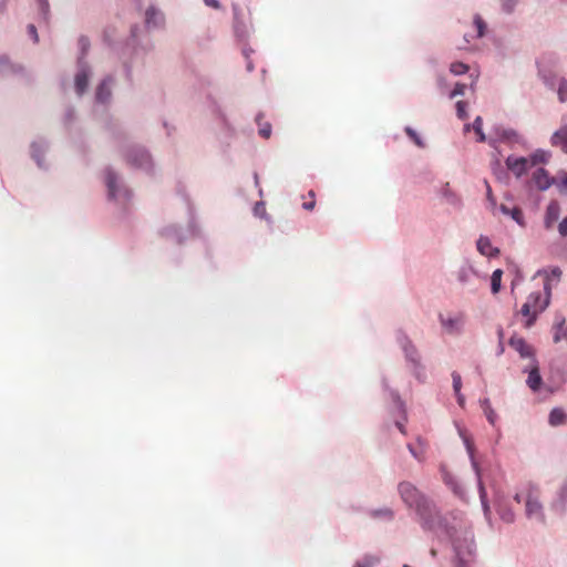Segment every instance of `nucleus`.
Here are the masks:
<instances>
[{
	"label": "nucleus",
	"mask_w": 567,
	"mask_h": 567,
	"mask_svg": "<svg viewBox=\"0 0 567 567\" xmlns=\"http://www.w3.org/2000/svg\"><path fill=\"white\" fill-rule=\"evenodd\" d=\"M33 156H34V158H35V159H37V162H38V165H40V166H41V162H40V159H39L38 155L34 153V154H33Z\"/></svg>",
	"instance_id": "3c124183"
},
{
	"label": "nucleus",
	"mask_w": 567,
	"mask_h": 567,
	"mask_svg": "<svg viewBox=\"0 0 567 567\" xmlns=\"http://www.w3.org/2000/svg\"><path fill=\"white\" fill-rule=\"evenodd\" d=\"M403 567H410L409 565H404Z\"/></svg>",
	"instance_id": "4d7b16f0"
},
{
	"label": "nucleus",
	"mask_w": 567,
	"mask_h": 567,
	"mask_svg": "<svg viewBox=\"0 0 567 567\" xmlns=\"http://www.w3.org/2000/svg\"><path fill=\"white\" fill-rule=\"evenodd\" d=\"M398 426H399V429H400V431H401L402 433H405V432H404V427H403L401 424H398Z\"/></svg>",
	"instance_id": "864d4df0"
},
{
	"label": "nucleus",
	"mask_w": 567,
	"mask_h": 567,
	"mask_svg": "<svg viewBox=\"0 0 567 567\" xmlns=\"http://www.w3.org/2000/svg\"><path fill=\"white\" fill-rule=\"evenodd\" d=\"M405 133L419 147H424L423 141L413 128L406 127Z\"/></svg>",
	"instance_id": "473e14b6"
},
{
	"label": "nucleus",
	"mask_w": 567,
	"mask_h": 567,
	"mask_svg": "<svg viewBox=\"0 0 567 567\" xmlns=\"http://www.w3.org/2000/svg\"><path fill=\"white\" fill-rule=\"evenodd\" d=\"M481 403H482V408L484 410V413H485L487 420L489 421L491 424H494L495 423V413L491 408L489 400L484 399V400H482Z\"/></svg>",
	"instance_id": "bb28decb"
},
{
	"label": "nucleus",
	"mask_w": 567,
	"mask_h": 567,
	"mask_svg": "<svg viewBox=\"0 0 567 567\" xmlns=\"http://www.w3.org/2000/svg\"><path fill=\"white\" fill-rule=\"evenodd\" d=\"M308 196H309L310 200L303 202L302 207L307 210H312L316 206L315 192L309 190Z\"/></svg>",
	"instance_id": "c9c22d12"
},
{
	"label": "nucleus",
	"mask_w": 567,
	"mask_h": 567,
	"mask_svg": "<svg viewBox=\"0 0 567 567\" xmlns=\"http://www.w3.org/2000/svg\"><path fill=\"white\" fill-rule=\"evenodd\" d=\"M398 488L402 501L409 507H414L420 515H424L429 511L427 501L413 484L410 482H401Z\"/></svg>",
	"instance_id": "7ed1b4c3"
},
{
	"label": "nucleus",
	"mask_w": 567,
	"mask_h": 567,
	"mask_svg": "<svg viewBox=\"0 0 567 567\" xmlns=\"http://www.w3.org/2000/svg\"><path fill=\"white\" fill-rule=\"evenodd\" d=\"M204 1L208 7H212L214 9H219V7H220V4L217 0H204Z\"/></svg>",
	"instance_id": "37998d69"
},
{
	"label": "nucleus",
	"mask_w": 567,
	"mask_h": 567,
	"mask_svg": "<svg viewBox=\"0 0 567 567\" xmlns=\"http://www.w3.org/2000/svg\"><path fill=\"white\" fill-rule=\"evenodd\" d=\"M464 442H465V445H466V450L470 454V457L472 460V465L477 474V477H478V489H480V496H481V499L483 502V504H485V497H486V491H485V487L481 481V475H480V468H478V465L477 463L475 462L474 460V447H473V444L472 442L468 440V439H464ZM486 507V505H484Z\"/></svg>",
	"instance_id": "9b49d317"
},
{
	"label": "nucleus",
	"mask_w": 567,
	"mask_h": 567,
	"mask_svg": "<svg viewBox=\"0 0 567 567\" xmlns=\"http://www.w3.org/2000/svg\"><path fill=\"white\" fill-rule=\"evenodd\" d=\"M383 513H384V515L389 516L390 518L393 516V513L391 509H385Z\"/></svg>",
	"instance_id": "8fccbe9b"
},
{
	"label": "nucleus",
	"mask_w": 567,
	"mask_h": 567,
	"mask_svg": "<svg viewBox=\"0 0 567 567\" xmlns=\"http://www.w3.org/2000/svg\"><path fill=\"white\" fill-rule=\"evenodd\" d=\"M408 449L409 451L411 452V454L417 460V461H423L424 460V452H425V447H424V444L421 440H419V446L415 447L414 445L412 444H409L408 445Z\"/></svg>",
	"instance_id": "b1692460"
},
{
	"label": "nucleus",
	"mask_w": 567,
	"mask_h": 567,
	"mask_svg": "<svg viewBox=\"0 0 567 567\" xmlns=\"http://www.w3.org/2000/svg\"><path fill=\"white\" fill-rule=\"evenodd\" d=\"M440 323L443 330L449 334H460L465 323V315L457 312L454 315H440Z\"/></svg>",
	"instance_id": "39448f33"
},
{
	"label": "nucleus",
	"mask_w": 567,
	"mask_h": 567,
	"mask_svg": "<svg viewBox=\"0 0 567 567\" xmlns=\"http://www.w3.org/2000/svg\"><path fill=\"white\" fill-rule=\"evenodd\" d=\"M533 183L539 190H546L555 183V178L545 168H537L533 173Z\"/></svg>",
	"instance_id": "0eeeda50"
},
{
	"label": "nucleus",
	"mask_w": 567,
	"mask_h": 567,
	"mask_svg": "<svg viewBox=\"0 0 567 567\" xmlns=\"http://www.w3.org/2000/svg\"><path fill=\"white\" fill-rule=\"evenodd\" d=\"M1 63H2V72L4 71L3 68H4V60L2 59L1 60Z\"/></svg>",
	"instance_id": "6e6d98bb"
},
{
	"label": "nucleus",
	"mask_w": 567,
	"mask_h": 567,
	"mask_svg": "<svg viewBox=\"0 0 567 567\" xmlns=\"http://www.w3.org/2000/svg\"><path fill=\"white\" fill-rule=\"evenodd\" d=\"M515 3L516 0H502L503 9L508 13L513 11Z\"/></svg>",
	"instance_id": "58836bf2"
},
{
	"label": "nucleus",
	"mask_w": 567,
	"mask_h": 567,
	"mask_svg": "<svg viewBox=\"0 0 567 567\" xmlns=\"http://www.w3.org/2000/svg\"><path fill=\"white\" fill-rule=\"evenodd\" d=\"M111 79L104 80L96 90V100L101 103H105L111 97Z\"/></svg>",
	"instance_id": "2eb2a0df"
},
{
	"label": "nucleus",
	"mask_w": 567,
	"mask_h": 567,
	"mask_svg": "<svg viewBox=\"0 0 567 567\" xmlns=\"http://www.w3.org/2000/svg\"><path fill=\"white\" fill-rule=\"evenodd\" d=\"M553 340L555 343H558L561 340L567 341V326L565 327V319H561V321L554 326Z\"/></svg>",
	"instance_id": "a211bd4d"
},
{
	"label": "nucleus",
	"mask_w": 567,
	"mask_h": 567,
	"mask_svg": "<svg viewBox=\"0 0 567 567\" xmlns=\"http://www.w3.org/2000/svg\"><path fill=\"white\" fill-rule=\"evenodd\" d=\"M257 121H260V116H258ZM258 125L260 136H262L264 138H269L271 135V125L269 123L260 122H258Z\"/></svg>",
	"instance_id": "2f4dec72"
},
{
	"label": "nucleus",
	"mask_w": 567,
	"mask_h": 567,
	"mask_svg": "<svg viewBox=\"0 0 567 567\" xmlns=\"http://www.w3.org/2000/svg\"><path fill=\"white\" fill-rule=\"evenodd\" d=\"M558 187V189L561 192V193H567V173H563V175L556 179L555 178V183Z\"/></svg>",
	"instance_id": "f704fd0d"
},
{
	"label": "nucleus",
	"mask_w": 567,
	"mask_h": 567,
	"mask_svg": "<svg viewBox=\"0 0 567 567\" xmlns=\"http://www.w3.org/2000/svg\"><path fill=\"white\" fill-rule=\"evenodd\" d=\"M450 71L455 75H461L468 71V66L462 62H454L451 64Z\"/></svg>",
	"instance_id": "c756f323"
},
{
	"label": "nucleus",
	"mask_w": 567,
	"mask_h": 567,
	"mask_svg": "<svg viewBox=\"0 0 567 567\" xmlns=\"http://www.w3.org/2000/svg\"><path fill=\"white\" fill-rule=\"evenodd\" d=\"M485 184H486V188H487L486 196H487L488 200L492 202V204H495V199H494L493 194H492V188H491V186L488 185L487 182Z\"/></svg>",
	"instance_id": "c03bdc74"
},
{
	"label": "nucleus",
	"mask_w": 567,
	"mask_h": 567,
	"mask_svg": "<svg viewBox=\"0 0 567 567\" xmlns=\"http://www.w3.org/2000/svg\"><path fill=\"white\" fill-rule=\"evenodd\" d=\"M445 482L447 484H451L452 485V488L454 491L455 494L462 496V492L458 489V487L456 485H454L447 477H444Z\"/></svg>",
	"instance_id": "a18cd8bd"
},
{
	"label": "nucleus",
	"mask_w": 567,
	"mask_h": 567,
	"mask_svg": "<svg viewBox=\"0 0 567 567\" xmlns=\"http://www.w3.org/2000/svg\"><path fill=\"white\" fill-rule=\"evenodd\" d=\"M503 271L501 269H496L492 274L491 278V288L493 293H497L501 289V281H502Z\"/></svg>",
	"instance_id": "5701e85b"
},
{
	"label": "nucleus",
	"mask_w": 567,
	"mask_h": 567,
	"mask_svg": "<svg viewBox=\"0 0 567 567\" xmlns=\"http://www.w3.org/2000/svg\"><path fill=\"white\" fill-rule=\"evenodd\" d=\"M105 182L109 189V196L114 198L116 196V182L117 176L112 171H107L105 175Z\"/></svg>",
	"instance_id": "aec40b11"
},
{
	"label": "nucleus",
	"mask_w": 567,
	"mask_h": 567,
	"mask_svg": "<svg viewBox=\"0 0 567 567\" xmlns=\"http://www.w3.org/2000/svg\"><path fill=\"white\" fill-rule=\"evenodd\" d=\"M477 250L484 256H496L499 250L494 248L487 237L481 236L477 240Z\"/></svg>",
	"instance_id": "ddd939ff"
},
{
	"label": "nucleus",
	"mask_w": 567,
	"mask_h": 567,
	"mask_svg": "<svg viewBox=\"0 0 567 567\" xmlns=\"http://www.w3.org/2000/svg\"><path fill=\"white\" fill-rule=\"evenodd\" d=\"M465 93V85L457 83L453 91L450 94L451 99H454L455 96L463 95Z\"/></svg>",
	"instance_id": "4c0bfd02"
},
{
	"label": "nucleus",
	"mask_w": 567,
	"mask_h": 567,
	"mask_svg": "<svg viewBox=\"0 0 567 567\" xmlns=\"http://www.w3.org/2000/svg\"><path fill=\"white\" fill-rule=\"evenodd\" d=\"M466 107H467L466 102L458 101V102L456 103V113H457V116H458L461 120H465V118H467Z\"/></svg>",
	"instance_id": "72a5a7b5"
},
{
	"label": "nucleus",
	"mask_w": 567,
	"mask_h": 567,
	"mask_svg": "<svg viewBox=\"0 0 567 567\" xmlns=\"http://www.w3.org/2000/svg\"><path fill=\"white\" fill-rule=\"evenodd\" d=\"M558 99L560 102L567 101V80L560 78L558 81Z\"/></svg>",
	"instance_id": "cd10ccee"
},
{
	"label": "nucleus",
	"mask_w": 567,
	"mask_h": 567,
	"mask_svg": "<svg viewBox=\"0 0 567 567\" xmlns=\"http://www.w3.org/2000/svg\"><path fill=\"white\" fill-rule=\"evenodd\" d=\"M482 126H483L482 117L477 116L473 122V130L478 135L480 142L485 141V134L483 133Z\"/></svg>",
	"instance_id": "7c9ffc66"
},
{
	"label": "nucleus",
	"mask_w": 567,
	"mask_h": 567,
	"mask_svg": "<svg viewBox=\"0 0 567 567\" xmlns=\"http://www.w3.org/2000/svg\"><path fill=\"white\" fill-rule=\"evenodd\" d=\"M540 300L542 296L539 292L530 293L526 302L522 306L520 315L526 318L525 327H532L536 321L537 315L547 307L548 301L540 303Z\"/></svg>",
	"instance_id": "20e7f679"
},
{
	"label": "nucleus",
	"mask_w": 567,
	"mask_h": 567,
	"mask_svg": "<svg viewBox=\"0 0 567 567\" xmlns=\"http://www.w3.org/2000/svg\"><path fill=\"white\" fill-rule=\"evenodd\" d=\"M474 27L476 29V38H482L485 34L486 31V23L482 19L480 14L474 16L473 20Z\"/></svg>",
	"instance_id": "393cba45"
},
{
	"label": "nucleus",
	"mask_w": 567,
	"mask_h": 567,
	"mask_svg": "<svg viewBox=\"0 0 567 567\" xmlns=\"http://www.w3.org/2000/svg\"><path fill=\"white\" fill-rule=\"evenodd\" d=\"M468 37H470L468 34H465V35H464V41H465L466 43H470V39H468Z\"/></svg>",
	"instance_id": "603ef678"
},
{
	"label": "nucleus",
	"mask_w": 567,
	"mask_h": 567,
	"mask_svg": "<svg viewBox=\"0 0 567 567\" xmlns=\"http://www.w3.org/2000/svg\"><path fill=\"white\" fill-rule=\"evenodd\" d=\"M560 497L564 499V501H567V484H565L561 489H560Z\"/></svg>",
	"instance_id": "de8ad7c7"
},
{
	"label": "nucleus",
	"mask_w": 567,
	"mask_h": 567,
	"mask_svg": "<svg viewBox=\"0 0 567 567\" xmlns=\"http://www.w3.org/2000/svg\"><path fill=\"white\" fill-rule=\"evenodd\" d=\"M509 346L523 358H529L533 355L532 347L520 337H512L509 340Z\"/></svg>",
	"instance_id": "f8f14e48"
},
{
	"label": "nucleus",
	"mask_w": 567,
	"mask_h": 567,
	"mask_svg": "<svg viewBox=\"0 0 567 567\" xmlns=\"http://www.w3.org/2000/svg\"><path fill=\"white\" fill-rule=\"evenodd\" d=\"M527 384L533 391H537L542 384V377L538 368L534 367L528 374Z\"/></svg>",
	"instance_id": "6ab92c4d"
},
{
	"label": "nucleus",
	"mask_w": 567,
	"mask_h": 567,
	"mask_svg": "<svg viewBox=\"0 0 567 567\" xmlns=\"http://www.w3.org/2000/svg\"><path fill=\"white\" fill-rule=\"evenodd\" d=\"M560 215V205L557 200H551L545 213L544 225L546 229H550L558 220Z\"/></svg>",
	"instance_id": "1a4fd4ad"
},
{
	"label": "nucleus",
	"mask_w": 567,
	"mask_h": 567,
	"mask_svg": "<svg viewBox=\"0 0 567 567\" xmlns=\"http://www.w3.org/2000/svg\"><path fill=\"white\" fill-rule=\"evenodd\" d=\"M539 489L532 483H527L514 496L517 503H525V513L528 518L544 522L543 505L539 502Z\"/></svg>",
	"instance_id": "f257e3e1"
},
{
	"label": "nucleus",
	"mask_w": 567,
	"mask_h": 567,
	"mask_svg": "<svg viewBox=\"0 0 567 567\" xmlns=\"http://www.w3.org/2000/svg\"><path fill=\"white\" fill-rule=\"evenodd\" d=\"M452 379H453V389H454V392H455V394H458V392L461 391V388H462V379H461V375H460L457 372H453V373H452Z\"/></svg>",
	"instance_id": "e433bc0d"
},
{
	"label": "nucleus",
	"mask_w": 567,
	"mask_h": 567,
	"mask_svg": "<svg viewBox=\"0 0 567 567\" xmlns=\"http://www.w3.org/2000/svg\"><path fill=\"white\" fill-rule=\"evenodd\" d=\"M558 231L560 236L567 237V216L559 223Z\"/></svg>",
	"instance_id": "ea45409f"
},
{
	"label": "nucleus",
	"mask_w": 567,
	"mask_h": 567,
	"mask_svg": "<svg viewBox=\"0 0 567 567\" xmlns=\"http://www.w3.org/2000/svg\"><path fill=\"white\" fill-rule=\"evenodd\" d=\"M28 32L34 42L39 41L37 29L33 24L28 25Z\"/></svg>",
	"instance_id": "79ce46f5"
},
{
	"label": "nucleus",
	"mask_w": 567,
	"mask_h": 567,
	"mask_svg": "<svg viewBox=\"0 0 567 567\" xmlns=\"http://www.w3.org/2000/svg\"><path fill=\"white\" fill-rule=\"evenodd\" d=\"M456 555L458 557V561L455 567H468L464 560V557L462 556V553L460 550V547L455 545Z\"/></svg>",
	"instance_id": "a19ab883"
},
{
	"label": "nucleus",
	"mask_w": 567,
	"mask_h": 567,
	"mask_svg": "<svg viewBox=\"0 0 567 567\" xmlns=\"http://www.w3.org/2000/svg\"><path fill=\"white\" fill-rule=\"evenodd\" d=\"M566 414L561 409H554L549 414V423L554 426L565 423Z\"/></svg>",
	"instance_id": "4be33fe9"
},
{
	"label": "nucleus",
	"mask_w": 567,
	"mask_h": 567,
	"mask_svg": "<svg viewBox=\"0 0 567 567\" xmlns=\"http://www.w3.org/2000/svg\"><path fill=\"white\" fill-rule=\"evenodd\" d=\"M128 163L136 166L146 168L151 164L150 155L142 148H136L132 151L127 158Z\"/></svg>",
	"instance_id": "9d476101"
},
{
	"label": "nucleus",
	"mask_w": 567,
	"mask_h": 567,
	"mask_svg": "<svg viewBox=\"0 0 567 567\" xmlns=\"http://www.w3.org/2000/svg\"><path fill=\"white\" fill-rule=\"evenodd\" d=\"M561 270L559 267H553L550 268V271H549V276H547V279H546V282H545V290H549L550 289V286H549V281L551 279H556L557 281L560 279L561 277Z\"/></svg>",
	"instance_id": "c85d7f7f"
},
{
	"label": "nucleus",
	"mask_w": 567,
	"mask_h": 567,
	"mask_svg": "<svg viewBox=\"0 0 567 567\" xmlns=\"http://www.w3.org/2000/svg\"><path fill=\"white\" fill-rule=\"evenodd\" d=\"M550 158V153L544 150H537L528 157L508 156L506 158L507 168L516 176H523L529 168L546 164Z\"/></svg>",
	"instance_id": "f03ea898"
},
{
	"label": "nucleus",
	"mask_w": 567,
	"mask_h": 567,
	"mask_svg": "<svg viewBox=\"0 0 567 567\" xmlns=\"http://www.w3.org/2000/svg\"><path fill=\"white\" fill-rule=\"evenodd\" d=\"M563 120L565 124L554 132L550 137V144L555 147H559L565 154H567V116H564Z\"/></svg>",
	"instance_id": "6e6552de"
},
{
	"label": "nucleus",
	"mask_w": 567,
	"mask_h": 567,
	"mask_svg": "<svg viewBox=\"0 0 567 567\" xmlns=\"http://www.w3.org/2000/svg\"><path fill=\"white\" fill-rule=\"evenodd\" d=\"M80 45L82 47L83 50H86L89 47V40L86 38L82 37L80 39Z\"/></svg>",
	"instance_id": "49530a36"
},
{
	"label": "nucleus",
	"mask_w": 567,
	"mask_h": 567,
	"mask_svg": "<svg viewBox=\"0 0 567 567\" xmlns=\"http://www.w3.org/2000/svg\"><path fill=\"white\" fill-rule=\"evenodd\" d=\"M431 555L435 556L436 555V550L435 549H431Z\"/></svg>",
	"instance_id": "5fc2aeb1"
},
{
	"label": "nucleus",
	"mask_w": 567,
	"mask_h": 567,
	"mask_svg": "<svg viewBox=\"0 0 567 567\" xmlns=\"http://www.w3.org/2000/svg\"><path fill=\"white\" fill-rule=\"evenodd\" d=\"M163 21V17L161 12H158L155 8L150 7L145 13V22L147 25L156 27Z\"/></svg>",
	"instance_id": "dca6fc26"
},
{
	"label": "nucleus",
	"mask_w": 567,
	"mask_h": 567,
	"mask_svg": "<svg viewBox=\"0 0 567 567\" xmlns=\"http://www.w3.org/2000/svg\"><path fill=\"white\" fill-rule=\"evenodd\" d=\"M406 360L411 363L413 374L419 379H424V368L421 363V355L417 349L409 341L404 347Z\"/></svg>",
	"instance_id": "423d86ee"
},
{
	"label": "nucleus",
	"mask_w": 567,
	"mask_h": 567,
	"mask_svg": "<svg viewBox=\"0 0 567 567\" xmlns=\"http://www.w3.org/2000/svg\"><path fill=\"white\" fill-rule=\"evenodd\" d=\"M379 563V558L375 556H365L362 559L354 563L352 567H373Z\"/></svg>",
	"instance_id": "a878e982"
},
{
	"label": "nucleus",
	"mask_w": 567,
	"mask_h": 567,
	"mask_svg": "<svg viewBox=\"0 0 567 567\" xmlns=\"http://www.w3.org/2000/svg\"><path fill=\"white\" fill-rule=\"evenodd\" d=\"M538 73L547 85L550 87L555 86V75L544 66L543 62L538 63Z\"/></svg>",
	"instance_id": "412c9836"
},
{
	"label": "nucleus",
	"mask_w": 567,
	"mask_h": 567,
	"mask_svg": "<svg viewBox=\"0 0 567 567\" xmlns=\"http://www.w3.org/2000/svg\"><path fill=\"white\" fill-rule=\"evenodd\" d=\"M501 210L503 214L509 215L517 224H519L522 226L524 225V215H523V212L520 208H518V207L509 208L505 205H502Z\"/></svg>",
	"instance_id": "f3484780"
},
{
	"label": "nucleus",
	"mask_w": 567,
	"mask_h": 567,
	"mask_svg": "<svg viewBox=\"0 0 567 567\" xmlns=\"http://www.w3.org/2000/svg\"><path fill=\"white\" fill-rule=\"evenodd\" d=\"M89 85V72L81 69L75 75V89L79 95H82Z\"/></svg>",
	"instance_id": "4468645a"
},
{
	"label": "nucleus",
	"mask_w": 567,
	"mask_h": 567,
	"mask_svg": "<svg viewBox=\"0 0 567 567\" xmlns=\"http://www.w3.org/2000/svg\"><path fill=\"white\" fill-rule=\"evenodd\" d=\"M456 396H457V402H458V404H460L461 406H463V405H464V396H463V394L461 393V391L458 392V394H456Z\"/></svg>",
	"instance_id": "09e8293b"
}]
</instances>
